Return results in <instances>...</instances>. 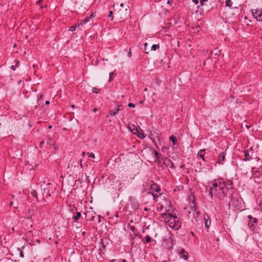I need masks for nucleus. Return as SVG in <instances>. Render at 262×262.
<instances>
[{
	"label": "nucleus",
	"instance_id": "9d476101",
	"mask_svg": "<svg viewBox=\"0 0 262 262\" xmlns=\"http://www.w3.org/2000/svg\"><path fill=\"white\" fill-rule=\"evenodd\" d=\"M244 156L245 157V159L244 161H250L252 159V157H251L249 151L248 150H245L244 151Z\"/></svg>",
	"mask_w": 262,
	"mask_h": 262
},
{
	"label": "nucleus",
	"instance_id": "7ed1b4c3",
	"mask_svg": "<svg viewBox=\"0 0 262 262\" xmlns=\"http://www.w3.org/2000/svg\"><path fill=\"white\" fill-rule=\"evenodd\" d=\"M55 190V185L51 183H49L47 184L46 187L43 188V194L46 196H50L51 194L54 193Z\"/></svg>",
	"mask_w": 262,
	"mask_h": 262
},
{
	"label": "nucleus",
	"instance_id": "412c9836",
	"mask_svg": "<svg viewBox=\"0 0 262 262\" xmlns=\"http://www.w3.org/2000/svg\"><path fill=\"white\" fill-rule=\"evenodd\" d=\"M100 90L96 88H93L92 89V92L95 94H98Z\"/></svg>",
	"mask_w": 262,
	"mask_h": 262
},
{
	"label": "nucleus",
	"instance_id": "cd10ccee",
	"mask_svg": "<svg viewBox=\"0 0 262 262\" xmlns=\"http://www.w3.org/2000/svg\"><path fill=\"white\" fill-rule=\"evenodd\" d=\"M128 106L129 107H134L135 104L132 103H129L128 104Z\"/></svg>",
	"mask_w": 262,
	"mask_h": 262
},
{
	"label": "nucleus",
	"instance_id": "4d7b16f0",
	"mask_svg": "<svg viewBox=\"0 0 262 262\" xmlns=\"http://www.w3.org/2000/svg\"><path fill=\"white\" fill-rule=\"evenodd\" d=\"M84 154H85V152H82V156H84Z\"/></svg>",
	"mask_w": 262,
	"mask_h": 262
},
{
	"label": "nucleus",
	"instance_id": "864d4df0",
	"mask_svg": "<svg viewBox=\"0 0 262 262\" xmlns=\"http://www.w3.org/2000/svg\"><path fill=\"white\" fill-rule=\"evenodd\" d=\"M142 102H143V101H140L139 103H140V104H142Z\"/></svg>",
	"mask_w": 262,
	"mask_h": 262
},
{
	"label": "nucleus",
	"instance_id": "052dcab7",
	"mask_svg": "<svg viewBox=\"0 0 262 262\" xmlns=\"http://www.w3.org/2000/svg\"><path fill=\"white\" fill-rule=\"evenodd\" d=\"M98 222H100V219L98 220Z\"/></svg>",
	"mask_w": 262,
	"mask_h": 262
},
{
	"label": "nucleus",
	"instance_id": "39448f33",
	"mask_svg": "<svg viewBox=\"0 0 262 262\" xmlns=\"http://www.w3.org/2000/svg\"><path fill=\"white\" fill-rule=\"evenodd\" d=\"M129 201L131 206L134 210H137L139 209L140 204L137 199L133 197H129Z\"/></svg>",
	"mask_w": 262,
	"mask_h": 262
},
{
	"label": "nucleus",
	"instance_id": "7c9ffc66",
	"mask_svg": "<svg viewBox=\"0 0 262 262\" xmlns=\"http://www.w3.org/2000/svg\"><path fill=\"white\" fill-rule=\"evenodd\" d=\"M192 2L193 3H194L195 5H197L199 3L198 0H192Z\"/></svg>",
	"mask_w": 262,
	"mask_h": 262
},
{
	"label": "nucleus",
	"instance_id": "49530a36",
	"mask_svg": "<svg viewBox=\"0 0 262 262\" xmlns=\"http://www.w3.org/2000/svg\"><path fill=\"white\" fill-rule=\"evenodd\" d=\"M45 103H46V104H49L50 103V101L47 100V101H46Z\"/></svg>",
	"mask_w": 262,
	"mask_h": 262
},
{
	"label": "nucleus",
	"instance_id": "72a5a7b5",
	"mask_svg": "<svg viewBox=\"0 0 262 262\" xmlns=\"http://www.w3.org/2000/svg\"><path fill=\"white\" fill-rule=\"evenodd\" d=\"M43 1V0H38V2H37V3L39 5H40L41 4V3H42V2Z\"/></svg>",
	"mask_w": 262,
	"mask_h": 262
},
{
	"label": "nucleus",
	"instance_id": "5fc2aeb1",
	"mask_svg": "<svg viewBox=\"0 0 262 262\" xmlns=\"http://www.w3.org/2000/svg\"><path fill=\"white\" fill-rule=\"evenodd\" d=\"M52 128V126H51V125H50V126H49V128Z\"/></svg>",
	"mask_w": 262,
	"mask_h": 262
},
{
	"label": "nucleus",
	"instance_id": "bf43d9fd",
	"mask_svg": "<svg viewBox=\"0 0 262 262\" xmlns=\"http://www.w3.org/2000/svg\"><path fill=\"white\" fill-rule=\"evenodd\" d=\"M40 97H43V95H40Z\"/></svg>",
	"mask_w": 262,
	"mask_h": 262
},
{
	"label": "nucleus",
	"instance_id": "dca6fc26",
	"mask_svg": "<svg viewBox=\"0 0 262 262\" xmlns=\"http://www.w3.org/2000/svg\"><path fill=\"white\" fill-rule=\"evenodd\" d=\"M80 216H81V213L80 212H77L76 215L73 217V219H74V221L75 222L77 221L80 218Z\"/></svg>",
	"mask_w": 262,
	"mask_h": 262
},
{
	"label": "nucleus",
	"instance_id": "4c0bfd02",
	"mask_svg": "<svg viewBox=\"0 0 262 262\" xmlns=\"http://www.w3.org/2000/svg\"><path fill=\"white\" fill-rule=\"evenodd\" d=\"M95 17V15H93V14H91V15L90 16V17H89L90 19H91L92 18H94Z\"/></svg>",
	"mask_w": 262,
	"mask_h": 262
},
{
	"label": "nucleus",
	"instance_id": "5701e85b",
	"mask_svg": "<svg viewBox=\"0 0 262 262\" xmlns=\"http://www.w3.org/2000/svg\"><path fill=\"white\" fill-rule=\"evenodd\" d=\"M145 239H146V243H149L151 240V237L150 236H149V235H146Z\"/></svg>",
	"mask_w": 262,
	"mask_h": 262
},
{
	"label": "nucleus",
	"instance_id": "13d9d810",
	"mask_svg": "<svg viewBox=\"0 0 262 262\" xmlns=\"http://www.w3.org/2000/svg\"><path fill=\"white\" fill-rule=\"evenodd\" d=\"M101 243H102V239H101Z\"/></svg>",
	"mask_w": 262,
	"mask_h": 262
},
{
	"label": "nucleus",
	"instance_id": "aec40b11",
	"mask_svg": "<svg viewBox=\"0 0 262 262\" xmlns=\"http://www.w3.org/2000/svg\"><path fill=\"white\" fill-rule=\"evenodd\" d=\"M89 20L90 18L89 17H86L83 20L81 21V22L82 23L83 26L84 25L87 24L89 21Z\"/></svg>",
	"mask_w": 262,
	"mask_h": 262
},
{
	"label": "nucleus",
	"instance_id": "4468645a",
	"mask_svg": "<svg viewBox=\"0 0 262 262\" xmlns=\"http://www.w3.org/2000/svg\"><path fill=\"white\" fill-rule=\"evenodd\" d=\"M248 219H250V222L253 224H256L257 222V220L255 218L253 217L251 215H249L248 216Z\"/></svg>",
	"mask_w": 262,
	"mask_h": 262
},
{
	"label": "nucleus",
	"instance_id": "f704fd0d",
	"mask_svg": "<svg viewBox=\"0 0 262 262\" xmlns=\"http://www.w3.org/2000/svg\"><path fill=\"white\" fill-rule=\"evenodd\" d=\"M47 143L50 145H51L52 144V141L51 140H49L47 142Z\"/></svg>",
	"mask_w": 262,
	"mask_h": 262
},
{
	"label": "nucleus",
	"instance_id": "c756f323",
	"mask_svg": "<svg viewBox=\"0 0 262 262\" xmlns=\"http://www.w3.org/2000/svg\"><path fill=\"white\" fill-rule=\"evenodd\" d=\"M19 256L21 258H23L24 257L23 252L22 251H21L19 253Z\"/></svg>",
	"mask_w": 262,
	"mask_h": 262
},
{
	"label": "nucleus",
	"instance_id": "0eeeda50",
	"mask_svg": "<svg viewBox=\"0 0 262 262\" xmlns=\"http://www.w3.org/2000/svg\"><path fill=\"white\" fill-rule=\"evenodd\" d=\"M178 253L180 255H181V257L183 258L185 260H186L188 258V254L183 249H179L178 250Z\"/></svg>",
	"mask_w": 262,
	"mask_h": 262
},
{
	"label": "nucleus",
	"instance_id": "f03ea898",
	"mask_svg": "<svg viewBox=\"0 0 262 262\" xmlns=\"http://www.w3.org/2000/svg\"><path fill=\"white\" fill-rule=\"evenodd\" d=\"M165 224L169 228L175 230H178L181 226V222L175 215L171 213H164L161 214Z\"/></svg>",
	"mask_w": 262,
	"mask_h": 262
},
{
	"label": "nucleus",
	"instance_id": "20e7f679",
	"mask_svg": "<svg viewBox=\"0 0 262 262\" xmlns=\"http://www.w3.org/2000/svg\"><path fill=\"white\" fill-rule=\"evenodd\" d=\"M118 17L120 19H124L126 18L129 15V10L127 8L125 9H120L117 13Z\"/></svg>",
	"mask_w": 262,
	"mask_h": 262
},
{
	"label": "nucleus",
	"instance_id": "2eb2a0df",
	"mask_svg": "<svg viewBox=\"0 0 262 262\" xmlns=\"http://www.w3.org/2000/svg\"><path fill=\"white\" fill-rule=\"evenodd\" d=\"M225 5L226 7L230 8L232 5V2L231 1V0H226L225 1Z\"/></svg>",
	"mask_w": 262,
	"mask_h": 262
},
{
	"label": "nucleus",
	"instance_id": "e433bc0d",
	"mask_svg": "<svg viewBox=\"0 0 262 262\" xmlns=\"http://www.w3.org/2000/svg\"><path fill=\"white\" fill-rule=\"evenodd\" d=\"M172 3V0H168V1H167V4H169V5H170V4L171 3Z\"/></svg>",
	"mask_w": 262,
	"mask_h": 262
},
{
	"label": "nucleus",
	"instance_id": "2f4dec72",
	"mask_svg": "<svg viewBox=\"0 0 262 262\" xmlns=\"http://www.w3.org/2000/svg\"><path fill=\"white\" fill-rule=\"evenodd\" d=\"M44 143L45 142L43 141L40 142V148H42V145L44 144Z\"/></svg>",
	"mask_w": 262,
	"mask_h": 262
},
{
	"label": "nucleus",
	"instance_id": "a878e982",
	"mask_svg": "<svg viewBox=\"0 0 262 262\" xmlns=\"http://www.w3.org/2000/svg\"><path fill=\"white\" fill-rule=\"evenodd\" d=\"M226 187H227V186L232 185V182L231 181H229L228 182H226Z\"/></svg>",
	"mask_w": 262,
	"mask_h": 262
},
{
	"label": "nucleus",
	"instance_id": "8fccbe9b",
	"mask_svg": "<svg viewBox=\"0 0 262 262\" xmlns=\"http://www.w3.org/2000/svg\"><path fill=\"white\" fill-rule=\"evenodd\" d=\"M35 193H36V192L34 191L33 193H32L33 194V195L34 196H35Z\"/></svg>",
	"mask_w": 262,
	"mask_h": 262
},
{
	"label": "nucleus",
	"instance_id": "f257e3e1",
	"mask_svg": "<svg viewBox=\"0 0 262 262\" xmlns=\"http://www.w3.org/2000/svg\"><path fill=\"white\" fill-rule=\"evenodd\" d=\"M228 190L226 182L223 179L219 178L212 181L211 186L208 189V192L211 199L214 198L215 201H218L225 198Z\"/></svg>",
	"mask_w": 262,
	"mask_h": 262
},
{
	"label": "nucleus",
	"instance_id": "a19ab883",
	"mask_svg": "<svg viewBox=\"0 0 262 262\" xmlns=\"http://www.w3.org/2000/svg\"><path fill=\"white\" fill-rule=\"evenodd\" d=\"M47 7V5L45 4H43V5H42L41 6V8H42V7Z\"/></svg>",
	"mask_w": 262,
	"mask_h": 262
},
{
	"label": "nucleus",
	"instance_id": "bb28decb",
	"mask_svg": "<svg viewBox=\"0 0 262 262\" xmlns=\"http://www.w3.org/2000/svg\"><path fill=\"white\" fill-rule=\"evenodd\" d=\"M88 154L89 155V157H91V158H95V155L94 154H93V153H91V154L88 153Z\"/></svg>",
	"mask_w": 262,
	"mask_h": 262
},
{
	"label": "nucleus",
	"instance_id": "79ce46f5",
	"mask_svg": "<svg viewBox=\"0 0 262 262\" xmlns=\"http://www.w3.org/2000/svg\"><path fill=\"white\" fill-rule=\"evenodd\" d=\"M147 43H145L144 45V48L145 49H146V48L147 47Z\"/></svg>",
	"mask_w": 262,
	"mask_h": 262
},
{
	"label": "nucleus",
	"instance_id": "603ef678",
	"mask_svg": "<svg viewBox=\"0 0 262 262\" xmlns=\"http://www.w3.org/2000/svg\"><path fill=\"white\" fill-rule=\"evenodd\" d=\"M122 262H127V261H126V260L123 259V260H122Z\"/></svg>",
	"mask_w": 262,
	"mask_h": 262
},
{
	"label": "nucleus",
	"instance_id": "f3484780",
	"mask_svg": "<svg viewBox=\"0 0 262 262\" xmlns=\"http://www.w3.org/2000/svg\"><path fill=\"white\" fill-rule=\"evenodd\" d=\"M256 20L258 21H262V10H260L259 13H258V15L257 16Z\"/></svg>",
	"mask_w": 262,
	"mask_h": 262
},
{
	"label": "nucleus",
	"instance_id": "a18cd8bd",
	"mask_svg": "<svg viewBox=\"0 0 262 262\" xmlns=\"http://www.w3.org/2000/svg\"><path fill=\"white\" fill-rule=\"evenodd\" d=\"M131 55H132V52H131V51H129V52L128 53V56H129V57H130Z\"/></svg>",
	"mask_w": 262,
	"mask_h": 262
},
{
	"label": "nucleus",
	"instance_id": "473e14b6",
	"mask_svg": "<svg viewBox=\"0 0 262 262\" xmlns=\"http://www.w3.org/2000/svg\"><path fill=\"white\" fill-rule=\"evenodd\" d=\"M152 195L154 198V199L155 201H156V198L158 197V195H157L156 194H152Z\"/></svg>",
	"mask_w": 262,
	"mask_h": 262
},
{
	"label": "nucleus",
	"instance_id": "680f3d73",
	"mask_svg": "<svg viewBox=\"0 0 262 262\" xmlns=\"http://www.w3.org/2000/svg\"><path fill=\"white\" fill-rule=\"evenodd\" d=\"M191 234H192V235H194L193 232H191Z\"/></svg>",
	"mask_w": 262,
	"mask_h": 262
},
{
	"label": "nucleus",
	"instance_id": "393cba45",
	"mask_svg": "<svg viewBox=\"0 0 262 262\" xmlns=\"http://www.w3.org/2000/svg\"><path fill=\"white\" fill-rule=\"evenodd\" d=\"M76 29V26H71L70 27L69 31H71V32H73V31H75Z\"/></svg>",
	"mask_w": 262,
	"mask_h": 262
},
{
	"label": "nucleus",
	"instance_id": "6e6d98bb",
	"mask_svg": "<svg viewBox=\"0 0 262 262\" xmlns=\"http://www.w3.org/2000/svg\"><path fill=\"white\" fill-rule=\"evenodd\" d=\"M75 107L74 105H72V107L74 108Z\"/></svg>",
	"mask_w": 262,
	"mask_h": 262
},
{
	"label": "nucleus",
	"instance_id": "f8f14e48",
	"mask_svg": "<svg viewBox=\"0 0 262 262\" xmlns=\"http://www.w3.org/2000/svg\"><path fill=\"white\" fill-rule=\"evenodd\" d=\"M120 110L119 108L114 109L113 111H110L108 114L106 115L107 117H108L111 116H115L117 114V113Z\"/></svg>",
	"mask_w": 262,
	"mask_h": 262
},
{
	"label": "nucleus",
	"instance_id": "09e8293b",
	"mask_svg": "<svg viewBox=\"0 0 262 262\" xmlns=\"http://www.w3.org/2000/svg\"><path fill=\"white\" fill-rule=\"evenodd\" d=\"M96 111H97V109H96V108H95L93 110V111H94V112H96Z\"/></svg>",
	"mask_w": 262,
	"mask_h": 262
},
{
	"label": "nucleus",
	"instance_id": "ea45409f",
	"mask_svg": "<svg viewBox=\"0 0 262 262\" xmlns=\"http://www.w3.org/2000/svg\"><path fill=\"white\" fill-rule=\"evenodd\" d=\"M113 14V12L112 11H110L109 12V17H111L112 16V15Z\"/></svg>",
	"mask_w": 262,
	"mask_h": 262
},
{
	"label": "nucleus",
	"instance_id": "9b49d317",
	"mask_svg": "<svg viewBox=\"0 0 262 262\" xmlns=\"http://www.w3.org/2000/svg\"><path fill=\"white\" fill-rule=\"evenodd\" d=\"M205 151V149H201L199 151L198 153V156L202 158V160L205 161V159L204 158V152Z\"/></svg>",
	"mask_w": 262,
	"mask_h": 262
},
{
	"label": "nucleus",
	"instance_id": "3c124183",
	"mask_svg": "<svg viewBox=\"0 0 262 262\" xmlns=\"http://www.w3.org/2000/svg\"><path fill=\"white\" fill-rule=\"evenodd\" d=\"M12 204H13L12 202H10V206H12Z\"/></svg>",
	"mask_w": 262,
	"mask_h": 262
},
{
	"label": "nucleus",
	"instance_id": "6e6552de",
	"mask_svg": "<svg viewBox=\"0 0 262 262\" xmlns=\"http://www.w3.org/2000/svg\"><path fill=\"white\" fill-rule=\"evenodd\" d=\"M136 132H133V134L137 135L139 138L141 139H143L145 138V136L144 135V134L143 133L142 131H141V129H140V130H138L137 128H136Z\"/></svg>",
	"mask_w": 262,
	"mask_h": 262
},
{
	"label": "nucleus",
	"instance_id": "58836bf2",
	"mask_svg": "<svg viewBox=\"0 0 262 262\" xmlns=\"http://www.w3.org/2000/svg\"><path fill=\"white\" fill-rule=\"evenodd\" d=\"M258 172L260 173L261 174H262V167L259 168Z\"/></svg>",
	"mask_w": 262,
	"mask_h": 262
},
{
	"label": "nucleus",
	"instance_id": "c85d7f7f",
	"mask_svg": "<svg viewBox=\"0 0 262 262\" xmlns=\"http://www.w3.org/2000/svg\"><path fill=\"white\" fill-rule=\"evenodd\" d=\"M208 0H200V4L201 5H203L205 2H207Z\"/></svg>",
	"mask_w": 262,
	"mask_h": 262
},
{
	"label": "nucleus",
	"instance_id": "c9c22d12",
	"mask_svg": "<svg viewBox=\"0 0 262 262\" xmlns=\"http://www.w3.org/2000/svg\"><path fill=\"white\" fill-rule=\"evenodd\" d=\"M11 69L12 70H14V71L15 70V66H13V65L11 66Z\"/></svg>",
	"mask_w": 262,
	"mask_h": 262
},
{
	"label": "nucleus",
	"instance_id": "c03bdc74",
	"mask_svg": "<svg viewBox=\"0 0 262 262\" xmlns=\"http://www.w3.org/2000/svg\"><path fill=\"white\" fill-rule=\"evenodd\" d=\"M120 6L121 7L123 8V7H124V4H122V3H121V4H120Z\"/></svg>",
	"mask_w": 262,
	"mask_h": 262
},
{
	"label": "nucleus",
	"instance_id": "423d86ee",
	"mask_svg": "<svg viewBox=\"0 0 262 262\" xmlns=\"http://www.w3.org/2000/svg\"><path fill=\"white\" fill-rule=\"evenodd\" d=\"M203 217H204L205 227L206 228H209V227H210V224H211L210 219L208 214L207 213H204Z\"/></svg>",
	"mask_w": 262,
	"mask_h": 262
},
{
	"label": "nucleus",
	"instance_id": "ddd939ff",
	"mask_svg": "<svg viewBox=\"0 0 262 262\" xmlns=\"http://www.w3.org/2000/svg\"><path fill=\"white\" fill-rule=\"evenodd\" d=\"M261 9H259L258 8L256 9H251L252 13L253 16L256 19L257 16L258 15V13H259Z\"/></svg>",
	"mask_w": 262,
	"mask_h": 262
},
{
	"label": "nucleus",
	"instance_id": "6ab92c4d",
	"mask_svg": "<svg viewBox=\"0 0 262 262\" xmlns=\"http://www.w3.org/2000/svg\"><path fill=\"white\" fill-rule=\"evenodd\" d=\"M169 139L172 142L173 145L176 144V139L175 137L173 136H170Z\"/></svg>",
	"mask_w": 262,
	"mask_h": 262
},
{
	"label": "nucleus",
	"instance_id": "b1692460",
	"mask_svg": "<svg viewBox=\"0 0 262 262\" xmlns=\"http://www.w3.org/2000/svg\"><path fill=\"white\" fill-rule=\"evenodd\" d=\"M74 26H76V28H79V27H83V24L82 22H80V23H78L76 24H75V25H74Z\"/></svg>",
	"mask_w": 262,
	"mask_h": 262
},
{
	"label": "nucleus",
	"instance_id": "de8ad7c7",
	"mask_svg": "<svg viewBox=\"0 0 262 262\" xmlns=\"http://www.w3.org/2000/svg\"><path fill=\"white\" fill-rule=\"evenodd\" d=\"M90 213H91L90 212L87 211L86 213H84V214L86 215L87 214H90Z\"/></svg>",
	"mask_w": 262,
	"mask_h": 262
},
{
	"label": "nucleus",
	"instance_id": "37998d69",
	"mask_svg": "<svg viewBox=\"0 0 262 262\" xmlns=\"http://www.w3.org/2000/svg\"><path fill=\"white\" fill-rule=\"evenodd\" d=\"M112 75H113V73H110L109 74V75H110V80H111V79H112L111 76H112Z\"/></svg>",
	"mask_w": 262,
	"mask_h": 262
},
{
	"label": "nucleus",
	"instance_id": "a211bd4d",
	"mask_svg": "<svg viewBox=\"0 0 262 262\" xmlns=\"http://www.w3.org/2000/svg\"><path fill=\"white\" fill-rule=\"evenodd\" d=\"M160 46L159 45H153L151 47V51H156L157 49H159Z\"/></svg>",
	"mask_w": 262,
	"mask_h": 262
},
{
	"label": "nucleus",
	"instance_id": "4be33fe9",
	"mask_svg": "<svg viewBox=\"0 0 262 262\" xmlns=\"http://www.w3.org/2000/svg\"><path fill=\"white\" fill-rule=\"evenodd\" d=\"M153 154H154L155 155V161L157 160L159 158H158V152H157V151L156 150H154L152 151Z\"/></svg>",
	"mask_w": 262,
	"mask_h": 262
},
{
	"label": "nucleus",
	"instance_id": "1a4fd4ad",
	"mask_svg": "<svg viewBox=\"0 0 262 262\" xmlns=\"http://www.w3.org/2000/svg\"><path fill=\"white\" fill-rule=\"evenodd\" d=\"M225 153L224 152H222L219 156L218 158V163L221 164H223V162L225 160Z\"/></svg>",
	"mask_w": 262,
	"mask_h": 262
}]
</instances>
